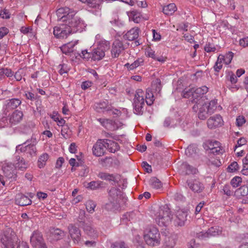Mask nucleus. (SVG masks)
Here are the masks:
<instances>
[{"label": "nucleus", "mask_w": 248, "mask_h": 248, "mask_svg": "<svg viewBox=\"0 0 248 248\" xmlns=\"http://www.w3.org/2000/svg\"><path fill=\"white\" fill-rule=\"evenodd\" d=\"M4 248H19L20 241L15 233L9 230L5 232L1 238Z\"/></svg>", "instance_id": "nucleus-6"}, {"label": "nucleus", "mask_w": 248, "mask_h": 248, "mask_svg": "<svg viewBox=\"0 0 248 248\" xmlns=\"http://www.w3.org/2000/svg\"><path fill=\"white\" fill-rule=\"evenodd\" d=\"M111 248H129L124 242L123 241H117L112 243Z\"/></svg>", "instance_id": "nucleus-55"}, {"label": "nucleus", "mask_w": 248, "mask_h": 248, "mask_svg": "<svg viewBox=\"0 0 248 248\" xmlns=\"http://www.w3.org/2000/svg\"><path fill=\"white\" fill-rule=\"evenodd\" d=\"M180 170L181 171V173L184 175L195 173L197 170L196 168L186 162L183 163L182 164Z\"/></svg>", "instance_id": "nucleus-33"}, {"label": "nucleus", "mask_w": 248, "mask_h": 248, "mask_svg": "<svg viewBox=\"0 0 248 248\" xmlns=\"http://www.w3.org/2000/svg\"><path fill=\"white\" fill-rule=\"evenodd\" d=\"M208 91V88L206 86H203L201 87L197 88L194 91H193V93L192 94V98H193L192 100V103H195L194 100L197 101V99L202 98L204 99L202 96L207 93Z\"/></svg>", "instance_id": "nucleus-24"}, {"label": "nucleus", "mask_w": 248, "mask_h": 248, "mask_svg": "<svg viewBox=\"0 0 248 248\" xmlns=\"http://www.w3.org/2000/svg\"><path fill=\"white\" fill-rule=\"evenodd\" d=\"M231 187L229 185H225L224 186L223 190L224 194L227 196H231L232 194L233 191L231 190Z\"/></svg>", "instance_id": "nucleus-63"}, {"label": "nucleus", "mask_w": 248, "mask_h": 248, "mask_svg": "<svg viewBox=\"0 0 248 248\" xmlns=\"http://www.w3.org/2000/svg\"><path fill=\"white\" fill-rule=\"evenodd\" d=\"M195 102V104L193 106L192 108L193 110L197 112L198 109L199 111H206V110L208 109L207 106L206 105V102L204 101V99L202 98H200L197 99V101L194 100Z\"/></svg>", "instance_id": "nucleus-28"}, {"label": "nucleus", "mask_w": 248, "mask_h": 248, "mask_svg": "<svg viewBox=\"0 0 248 248\" xmlns=\"http://www.w3.org/2000/svg\"><path fill=\"white\" fill-rule=\"evenodd\" d=\"M29 164L25 161L23 157L16 155L15 158V168L24 170L28 168Z\"/></svg>", "instance_id": "nucleus-27"}, {"label": "nucleus", "mask_w": 248, "mask_h": 248, "mask_svg": "<svg viewBox=\"0 0 248 248\" xmlns=\"http://www.w3.org/2000/svg\"><path fill=\"white\" fill-rule=\"evenodd\" d=\"M98 177L105 180L113 181L114 177L112 174H110L105 172H100L98 174Z\"/></svg>", "instance_id": "nucleus-46"}, {"label": "nucleus", "mask_w": 248, "mask_h": 248, "mask_svg": "<svg viewBox=\"0 0 248 248\" xmlns=\"http://www.w3.org/2000/svg\"><path fill=\"white\" fill-rule=\"evenodd\" d=\"M49 158V155L46 153L42 154L38 160V166L39 168H43L46 165V162Z\"/></svg>", "instance_id": "nucleus-36"}, {"label": "nucleus", "mask_w": 248, "mask_h": 248, "mask_svg": "<svg viewBox=\"0 0 248 248\" xmlns=\"http://www.w3.org/2000/svg\"><path fill=\"white\" fill-rule=\"evenodd\" d=\"M121 191L115 187H112L109 191L108 199L111 202H116L119 203L120 201L122 198V195Z\"/></svg>", "instance_id": "nucleus-21"}, {"label": "nucleus", "mask_w": 248, "mask_h": 248, "mask_svg": "<svg viewBox=\"0 0 248 248\" xmlns=\"http://www.w3.org/2000/svg\"><path fill=\"white\" fill-rule=\"evenodd\" d=\"M222 229L219 226H213L209 228L206 231L197 232L195 237L200 240H206L212 237H217L221 235Z\"/></svg>", "instance_id": "nucleus-8"}, {"label": "nucleus", "mask_w": 248, "mask_h": 248, "mask_svg": "<svg viewBox=\"0 0 248 248\" xmlns=\"http://www.w3.org/2000/svg\"><path fill=\"white\" fill-rule=\"evenodd\" d=\"M212 113H210V110L209 109L206 110V111H199L198 112V117L201 120L206 119L209 115L211 114Z\"/></svg>", "instance_id": "nucleus-56"}, {"label": "nucleus", "mask_w": 248, "mask_h": 248, "mask_svg": "<svg viewBox=\"0 0 248 248\" xmlns=\"http://www.w3.org/2000/svg\"><path fill=\"white\" fill-rule=\"evenodd\" d=\"M22 102L18 98H12L7 100L3 107V114L5 116H7V113L15 109H16L19 106Z\"/></svg>", "instance_id": "nucleus-11"}, {"label": "nucleus", "mask_w": 248, "mask_h": 248, "mask_svg": "<svg viewBox=\"0 0 248 248\" xmlns=\"http://www.w3.org/2000/svg\"><path fill=\"white\" fill-rule=\"evenodd\" d=\"M193 93V89H189L188 90L185 89L183 92V97L187 98H189L191 95L192 96Z\"/></svg>", "instance_id": "nucleus-61"}, {"label": "nucleus", "mask_w": 248, "mask_h": 248, "mask_svg": "<svg viewBox=\"0 0 248 248\" xmlns=\"http://www.w3.org/2000/svg\"><path fill=\"white\" fill-rule=\"evenodd\" d=\"M69 234L75 243H78L80 240L81 233L79 229L73 224L68 226Z\"/></svg>", "instance_id": "nucleus-15"}, {"label": "nucleus", "mask_w": 248, "mask_h": 248, "mask_svg": "<svg viewBox=\"0 0 248 248\" xmlns=\"http://www.w3.org/2000/svg\"><path fill=\"white\" fill-rule=\"evenodd\" d=\"M233 57V53L232 52H229L225 56L222 55L221 61L223 62L226 64L228 65L231 62V61Z\"/></svg>", "instance_id": "nucleus-44"}, {"label": "nucleus", "mask_w": 248, "mask_h": 248, "mask_svg": "<svg viewBox=\"0 0 248 248\" xmlns=\"http://www.w3.org/2000/svg\"><path fill=\"white\" fill-rule=\"evenodd\" d=\"M239 170V165L238 163L234 161L227 168L228 172H232Z\"/></svg>", "instance_id": "nucleus-54"}, {"label": "nucleus", "mask_w": 248, "mask_h": 248, "mask_svg": "<svg viewBox=\"0 0 248 248\" xmlns=\"http://www.w3.org/2000/svg\"><path fill=\"white\" fill-rule=\"evenodd\" d=\"M129 18L135 23H139L140 21V14L136 11H133L130 13Z\"/></svg>", "instance_id": "nucleus-41"}, {"label": "nucleus", "mask_w": 248, "mask_h": 248, "mask_svg": "<svg viewBox=\"0 0 248 248\" xmlns=\"http://www.w3.org/2000/svg\"><path fill=\"white\" fill-rule=\"evenodd\" d=\"M177 10V7L174 3H170L164 6L163 12L166 15H172Z\"/></svg>", "instance_id": "nucleus-35"}, {"label": "nucleus", "mask_w": 248, "mask_h": 248, "mask_svg": "<svg viewBox=\"0 0 248 248\" xmlns=\"http://www.w3.org/2000/svg\"><path fill=\"white\" fill-rule=\"evenodd\" d=\"M227 78L232 84H235L237 82V77L232 72H229Z\"/></svg>", "instance_id": "nucleus-57"}, {"label": "nucleus", "mask_w": 248, "mask_h": 248, "mask_svg": "<svg viewBox=\"0 0 248 248\" xmlns=\"http://www.w3.org/2000/svg\"><path fill=\"white\" fill-rule=\"evenodd\" d=\"M186 183L189 188L194 192L200 193L204 189V186L198 180H187Z\"/></svg>", "instance_id": "nucleus-18"}, {"label": "nucleus", "mask_w": 248, "mask_h": 248, "mask_svg": "<svg viewBox=\"0 0 248 248\" xmlns=\"http://www.w3.org/2000/svg\"><path fill=\"white\" fill-rule=\"evenodd\" d=\"M58 68L59 69V73L61 75L63 74L67 73L69 70L67 65L65 63L60 64L58 66Z\"/></svg>", "instance_id": "nucleus-51"}, {"label": "nucleus", "mask_w": 248, "mask_h": 248, "mask_svg": "<svg viewBox=\"0 0 248 248\" xmlns=\"http://www.w3.org/2000/svg\"><path fill=\"white\" fill-rule=\"evenodd\" d=\"M31 200L28 197L22 193L16 194L15 198V203L20 206H27L31 204Z\"/></svg>", "instance_id": "nucleus-23"}, {"label": "nucleus", "mask_w": 248, "mask_h": 248, "mask_svg": "<svg viewBox=\"0 0 248 248\" xmlns=\"http://www.w3.org/2000/svg\"><path fill=\"white\" fill-rule=\"evenodd\" d=\"M241 183L242 178L238 176L233 178L231 181V184L233 187H238Z\"/></svg>", "instance_id": "nucleus-52"}, {"label": "nucleus", "mask_w": 248, "mask_h": 248, "mask_svg": "<svg viewBox=\"0 0 248 248\" xmlns=\"http://www.w3.org/2000/svg\"><path fill=\"white\" fill-rule=\"evenodd\" d=\"M64 235V232L59 229H52L50 231L49 237L53 241H58L62 239Z\"/></svg>", "instance_id": "nucleus-31"}, {"label": "nucleus", "mask_w": 248, "mask_h": 248, "mask_svg": "<svg viewBox=\"0 0 248 248\" xmlns=\"http://www.w3.org/2000/svg\"><path fill=\"white\" fill-rule=\"evenodd\" d=\"M140 30L138 28H132L124 35V39L129 41H133L138 38Z\"/></svg>", "instance_id": "nucleus-32"}, {"label": "nucleus", "mask_w": 248, "mask_h": 248, "mask_svg": "<svg viewBox=\"0 0 248 248\" xmlns=\"http://www.w3.org/2000/svg\"><path fill=\"white\" fill-rule=\"evenodd\" d=\"M78 41H76L74 42H69L66 44L62 45L61 47V50H62V53L65 54L67 55L71 56L72 54H74L76 55L78 53H80L79 51L77 52V50L74 49L75 46L78 44Z\"/></svg>", "instance_id": "nucleus-13"}, {"label": "nucleus", "mask_w": 248, "mask_h": 248, "mask_svg": "<svg viewBox=\"0 0 248 248\" xmlns=\"http://www.w3.org/2000/svg\"><path fill=\"white\" fill-rule=\"evenodd\" d=\"M23 113L22 111L19 110H15L9 116V122L11 124L16 125L19 123L23 119Z\"/></svg>", "instance_id": "nucleus-20"}, {"label": "nucleus", "mask_w": 248, "mask_h": 248, "mask_svg": "<svg viewBox=\"0 0 248 248\" xmlns=\"http://www.w3.org/2000/svg\"><path fill=\"white\" fill-rule=\"evenodd\" d=\"M81 227L91 239H95L97 236L96 231L90 225L87 223Z\"/></svg>", "instance_id": "nucleus-30"}, {"label": "nucleus", "mask_w": 248, "mask_h": 248, "mask_svg": "<svg viewBox=\"0 0 248 248\" xmlns=\"http://www.w3.org/2000/svg\"><path fill=\"white\" fill-rule=\"evenodd\" d=\"M105 140H98L92 148L93 154L97 157L103 155L105 153Z\"/></svg>", "instance_id": "nucleus-12"}, {"label": "nucleus", "mask_w": 248, "mask_h": 248, "mask_svg": "<svg viewBox=\"0 0 248 248\" xmlns=\"http://www.w3.org/2000/svg\"><path fill=\"white\" fill-rule=\"evenodd\" d=\"M103 182L100 181H92L87 184V187L91 189H95L102 186Z\"/></svg>", "instance_id": "nucleus-45"}, {"label": "nucleus", "mask_w": 248, "mask_h": 248, "mask_svg": "<svg viewBox=\"0 0 248 248\" xmlns=\"http://www.w3.org/2000/svg\"><path fill=\"white\" fill-rule=\"evenodd\" d=\"M235 194L238 196H246L248 194V187L246 186H243L237 189L235 191Z\"/></svg>", "instance_id": "nucleus-39"}, {"label": "nucleus", "mask_w": 248, "mask_h": 248, "mask_svg": "<svg viewBox=\"0 0 248 248\" xmlns=\"http://www.w3.org/2000/svg\"><path fill=\"white\" fill-rule=\"evenodd\" d=\"M152 87L153 89L155 90V92L160 93L162 89L160 79L159 78H156L154 81H153Z\"/></svg>", "instance_id": "nucleus-40"}, {"label": "nucleus", "mask_w": 248, "mask_h": 248, "mask_svg": "<svg viewBox=\"0 0 248 248\" xmlns=\"http://www.w3.org/2000/svg\"><path fill=\"white\" fill-rule=\"evenodd\" d=\"M36 138L32 136L31 139L27 140L24 143L18 145L16 147V152L20 151L21 153H26L30 155H35L36 154L37 149Z\"/></svg>", "instance_id": "nucleus-7"}, {"label": "nucleus", "mask_w": 248, "mask_h": 248, "mask_svg": "<svg viewBox=\"0 0 248 248\" xmlns=\"http://www.w3.org/2000/svg\"><path fill=\"white\" fill-rule=\"evenodd\" d=\"M58 20L64 22L73 33L81 32L86 27L84 20L76 15V13L68 7L59 8L56 11Z\"/></svg>", "instance_id": "nucleus-1"}, {"label": "nucleus", "mask_w": 248, "mask_h": 248, "mask_svg": "<svg viewBox=\"0 0 248 248\" xmlns=\"http://www.w3.org/2000/svg\"><path fill=\"white\" fill-rule=\"evenodd\" d=\"M68 28V27L64 23V24L61 27H55L54 28L53 34L57 38H66L70 35L73 34Z\"/></svg>", "instance_id": "nucleus-10"}, {"label": "nucleus", "mask_w": 248, "mask_h": 248, "mask_svg": "<svg viewBox=\"0 0 248 248\" xmlns=\"http://www.w3.org/2000/svg\"><path fill=\"white\" fill-rule=\"evenodd\" d=\"M124 49V47L123 43L119 40H116L113 43L111 51L112 57L118 58Z\"/></svg>", "instance_id": "nucleus-17"}, {"label": "nucleus", "mask_w": 248, "mask_h": 248, "mask_svg": "<svg viewBox=\"0 0 248 248\" xmlns=\"http://www.w3.org/2000/svg\"><path fill=\"white\" fill-rule=\"evenodd\" d=\"M144 239L146 243L150 246L155 247L159 245L161 237L158 229L154 226L151 227L145 233Z\"/></svg>", "instance_id": "nucleus-5"}, {"label": "nucleus", "mask_w": 248, "mask_h": 248, "mask_svg": "<svg viewBox=\"0 0 248 248\" xmlns=\"http://www.w3.org/2000/svg\"><path fill=\"white\" fill-rule=\"evenodd\" d=\"M119 204L117 203L116 202H114L109 201V202L106 204L105 208L109 211H113L119 208Z\"/></svg>", "instance_id": "nucleus-43"}, {"label": "nucleus", "mask_w": 248, "mask_h": 248, "mask_svg": "<svg viewBox=\"0 0 248 248\" xmlns=\"http://www.w3.org/2000/svg\"><path fill=\"white\" fill-rule=\"evenodd\" d=\"M150 184L151 186L155 189H158L162 187L161 181L156 177H153L150 179Z\"/></svg>", "instance_id": "nucleus-38"}, {"label": "nucleus", "mask_w": 248, "mask_h": 248, "mask_svg": "<svg viewBox=\"0 0 248 248\" xmlns=\"http://www.w3.org/2000/svg\"><path fill=\"white\" fill-rule=\"evenodd\" d=\"M223 119L220 115H216L210 117L207 121L208 127L210 129L221 126L223 124Z\"/></svg>", "instance_id": "nucleus-14"}, {"label": "nucleus", "mask_w": 248, "mask_h": 248, "mask_svg": "<svg viewBox=\"0 0 248 248\" xmlns=\"http://www.w3.org/2000/svg\"><path fill=\"white\" fill-rule=\"evenodd\" d=\"M221 165V163L220 161V160L218 159H213L212 160H210L208 163L209 166H214L216 167H218L220 166Z\"/></svg>", "instance_id": "nucleus-60"}, {"label": "nucleus", "mask_w": 248, "mask_h": 248, "mask_svg": "<svg viewBox=\"0 0 248 248\" xmlns=\"http://www.w3.org/2000/svg\"><path fill=\"white\" fill-rule=\"evenodd\" d=\"M222 55H219L217 57V61L215 63L214 68L215 71L219 72L222 67V61H221Z\"/></svg>", "instance_id": "nucleus-47"}, {"label": "nucleus", "mask_w": 248, "mask_h": 248, "mask_svg": "<svg viewBox=\"0 0 248 248\" xmlns=\"http://www.w3.org/2000/svg\"><path fill=\"white\" fill-rule=\"evenodd\" d=\"M145 55L146 56L152 58L153 59H156L155 51L152 49L150 47H148L146 49Z\"/></svg>", "instance_id": "nucleus-58"}, {"label": "nucleus", "mask_w": 248, "mask_h": 248, "mask_svg": "<svg viewBox=\"0 0 248 248\" xmlns=\"http://www.w3.org/2000/svg\"><path fill=\"white\" fill-rule=\"evenodd\" d=\"M10 15L8 10L3 9L0 12V16L2 18L8 19L10 18Z\"/></svg>", "instance_id": "nucleus-62"}, {"label": "nucleus", "mask_w": 248, "mask_h": 248, "mask_svg": "<svg viewBox=\"0 0 248 248\" xmlns=\"http://www.w3.org/2000/svg\"><path fill=\"white\" fill-rule=\"evenodd\" d=\"M15 166L11 163H8L2 167L3 173L8 178H15L16 176Z\"/></svg>", "instance_id": "nucleus-25"}, {"label": "nucleus", "mask_w": 248, "mask_h": 248, "mask_svg": "<svg viewBox=\"0 0 248 248\" xmlns=\"http://www.w3.org/2000/svg\"><path fill=\"white\" fill-rule=\"evenodd\" d=\"M30 241L34 248H47L43 235L39 231H34L31 236Z\"/></svg>", "instance_id": "nucleus-9"}, {"label": "nucleus", "mask_w": 248, "mask_h": 248, "mask_svg": "<svg viewBox=\"0 0 248 248\" xmlns=\"http://www.w3.org/2000/svg\"><path fill=\"white\" fill-rule=\"evenodd\" d=\"M144 64V60L142 58H140L134 61L132 64L126 63L124 65V67H126L127 69L130 71L133 70L137 67L142 66Z\"/></svg>", "instance_id": "nucleus-34"}, {"label": "nucleus", "mask_w": 248, "mask_h": 248, "mask_svg": "<svg viewBox=\"0 0 248 248\" xmlns=\"http://www.w3.org/2000/svg\"><path fill=\"white\" fill-rule=\"evenodd\" d=\"M110 48V43L106 40H101L97 43V47L94 48L92 52H88L87 49L81 50L78 53V56L88 60L90 58L94 61L102 60L105 55V52Z\"/></svg>", "instance_id": "nucleus-3"}, {"label": "nucleus", "mask_w": 248, "mask_h": 248, "mask_svg": "<svg viewBox=\"0 0 248 248\" xmlns=\"http://www.w3.org/2000/svg\"><path fill=\"white\" fill-rule=\"evenodd\" d=\"M239 45L243 47L248 46V37L241 39L239 41Z\"/></svg>", "instance_id": "nucleus-64"}, {"label": "nucleus", "mask_w": 248, "mask_h": 248, "mask_svg": "<svg viewBox=\"0 0 248 248\" xmlns=\"http://www.w3.org/2000/svg\"><path fill=\"white\" fill-rule=\"evenodd\" d=\"M95 108L98 112H108L111 109V106L108 104V101L105 100L96 103Z\"/></svg>", "instance_id": "nucleus-26"}, {"label": "nucleus", "mask_w": 248, "mask_h": 248, "mask_svg": "<svg viewBox=\"0 0 248 248\" xmlns=\"http://www.w3.org/2000/svg\"><path fill=\"white\" fill-rule=\"evenodd\" d=\"M35 124L32 122H29L25 126L24 132L26 133H30L32 131V129L35 127Z\"/></svg>", "instance_id": "nucleus-53"}, {"label": "nucleus", "mask_w": 248, "mask_h": 248, "mask_svg": "<svg viewBox=\"0 0 248 248\" xmlns=\"http://www.w3.org/2000/svg\"><path fill=\"white\" fill-rule=\"evenodd\" d=\"M97 121H99L102 126L107 128H110V126L113 124V129H118L122 126V124L120 122H113L112 120L104 119V118H99L97 119Z\"/></svg>", "instance_id": "nucleus-22"}, {"label": "nucleus", "mask_w": 248, "mask_h": 248, "mask_svg": "<svg viewBox=\"0 0 248 248\" xmlns=\"http://www.w3.org/2000/svg\"><path fill=\"white\" fill-rule=\"evenodd\" d=\"M172 219L170 209L168 205H164L160 207L155 220L160 226H167Z\"/></svg>", "instance_id": "nucleus-4"}, {"label": "nucleus", "mask_w": 248, "mask_h": 248, "mask_svg": "<svg viewBox=\"0 0 248 248\" xmlns=\"http://www.w3.org/2000/svg\"><path fill=\"white\" fill-rule=\"evenodd\" d=\"M85 211L83 210H80L78 218V221L79 223V226L80 227L86 224L85 223Z\"/></svg>", "instance_id": "nucleus-42"}, {"label": "nucleus", "mask_w": 248, "mask_h": 248, "mask_svg": "<svg viewBox=\"0 0 248 248\" xmlns=\"http://www.w3.org/2000/svg\"><path fill=\"white\" fill-rule=\"evenodd\" d=\"M187 213L186 211L183 210H178L177 211L175 216V218L174 220V223L175 226H183L185 225L186 221Z\"/></svg>", "instance_id": "nucleus-16"}, {"label": "nucleus", "mask_w": 248, "mask_h": 248, "mask_svg": "<svg viewBox=\"0 0 248 248\" xmlns=\"http://www.w3.org/2000/svg\"><path fill=\"white\" fill-rule=\"evenodd\" d=\"M96 207V204L92 201H88L86 203V208L87 210L89 213H93L94 211V208Z\"/></svg>", "instance_id": "nucleus-50"}, {"label": "nucleus", "mask_w": 248, "mask_h": 248, "mask_svg": "<svg viewBox=\"0 0 248 248\" xmlns=\"http://www.w3.org/2000/svg\"><path fill=\"white\" fill-rule=\"evenodd\" d=\"M208 148L210 153L215 155L222 154L223 149L220 146V143L217 141H210L208 143Z\"/></svg>", "instance_id": "nucleus-19"}, {"label": "nucleus", "mask_w": 248, "mask_h": 248, "mask_svg": "<svg viewBox=\"0 0 248 248\" xmlns=\"http://www.w3.org/2000/svg\"><path fill=\"white\" fill-rule=\"evenodd\" d=\"M175 245V242L173 237L166 236L164 242V246L165 248H172Z\"/></svg>", "instance_id": "nucleus-37"}, {"label": "nucleus", "mask_w": 248, "mask_h": 248, "mask_svg": "<svg viewBox=\"0 0 248 248\" xmlns=\"http://www.w3.org/2000/svg\"><path fill=\"white\" fill-rule=\"evenodd\" d=\"M105 140L106 149L109 152L114 153L119 150L120 146L117 142L108 139Z\"/></svg>", "instance_id": "nucleus-29"}, {"label": "nucleus", "mask_w": 248, "mask_h": 248, "mask_svg": "<svg viewBox=\"0 0 248 248\" xmlns=\"http://www.w3.org/2000/svg\"><path fill=\"white\" fill-rule=\"evenodd\" d=\"M145 100L147 105H152L155 100V97L150 89H147L145 93L140 89L136 90L134 98V112L138 115H142L143 112Z\"/></svg>", "instance_id": "nucleus-2"}, {"label": "nucleus", "mask_w": 248, "mask_h": 248, "mask_svg": "<svg viewBox=\"0 0 248 248\" xmlns=\"http://www.w3.org/2000/svg\"><path fill=\"white\" fill-rule=\"evenodd\" d=\"M206 105L207 106L208 109L210 110V113H213L214 110L216 109L217 101L216 100H211L210 102H206Z\"/></svg>", "instance_id": "nucleus-49"}, {"label": "nucleus", "mask_w": 248, "mask_h": 248, "mask_svg": "<svg viewBox=\"0 0 248 248\" xmlns=\"http://www.w3.org/2000/svg\"><path fill=\"white\" fill-rule=\"evenodd\" d=\"M204 50L207 52H215L216 50V47L213 43L208 42L204 46Z\"/></svg>", "instance_id": "nucleus-48"}, {"label": "nucleus", "mask_w": 248, "mask_h": 248, "mask_svg": "<svg viewBox=\"0 0 248 248\" xmlns=\"http://www.w3.org/2000/svg\"><path fill=\"white\" fill-rule=\"evenodd\" d=\"M24 93V96L27 99L31 101H34L36 99L35 95L29 91H25Z\"/></svg>", "instance_id": "nucleus-59"}]
</instances>
